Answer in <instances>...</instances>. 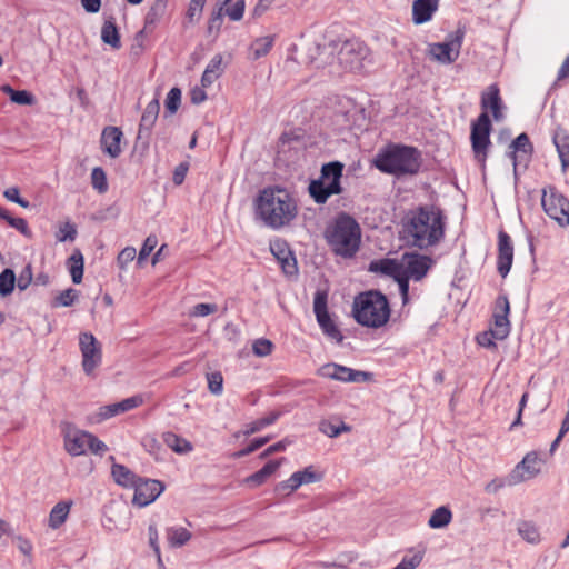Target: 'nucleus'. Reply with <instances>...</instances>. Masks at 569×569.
Returning <instances> with one entry per match:
<instances>
[{
  "label": "nucleus",
  "mask_w": 569,
  "mask_h": 569,
  "mask_svg": "<svg viewBox=\"0 0 569 569\" xmlns=\"http://www.w3.org/2000/svg\"><path fill=\"white\" fill-rule=\"evenodd\" d=\"M257 213L266 226L279 229L289 224L298 210L295 199L284 189L268 188L259 194Z\"/></svg>",
  "instance_id": "1"
},
{
  "label": "nucleus",
  "mask_w": 569,
  "mask_h": 569,
  "mask_svg": "<svg viewBox=\"0 0 569 569\" xmlns=\"http://www.w3.org/2000/svg\"><path fill=\"white\" fill-rule=\"evenodd\" d=\"M412 244L425 249L436 244L443 237L441 211L433 207L420 208L406 227Z\"/></svg>",
  "instance_id": "2"
},
{
  "label": "nucleus",
  "mask_w": 569,
  "mask_h": 569,
  "mask_svg": "<svg viewBox=\"0 0 569 569\" xmlns=\"http://www.w3.org/2000/svg\"><path fill=\"white\" fill-rule=\"evenodd\" d=\"M372 162L381 172L395 176L416 174L421 164L416 148L398 144L380 150Z\"/></svg>",
  "instance_id": "3"
},
{
  "label": "nucleus",
  "mask_w": 569,
  "mask_h": 569,
  "mask_svg": "<svg viewBox=\"0 0 569 569\" xmlns=\"http://www.w3.org/2000/svg\"><path fill=\"white\" fill-rule=\"evenodd\" d=\"M326 239L336 254L351 258L359 250L361 230L352 217L341 213L327 228Z\"/></svg>",
  "instance_id": "4"
},
{
  "label": "nucleus",
  "mask_w": 569,
  "mask_h": 569,
  "mask_svg": "<svg viewBox=\"0 0 569 569\" xmlns=\"http://www.w3.org/2000/svg\"><path fill=\"white\" fill-rule=\"evenodd\" d=\"M353 317L358 323L369 328H380L390 318V307L385 295L370 290L355 298Z\"/></svg>",
  "instance_id": "5"
},
{
  "label": "nucleus",
  "mask_w": 569,
  "mask_h": 569,
  "mask_svg": "<svg viewBox=\"0 0 569 569\" xmlns=\"http://www.w3.org/2000/svg\"><path fill=\"white\" fill-rule=\"evenodd\" d=\"M342 171L343 164L339 161H332L322 166L320 177L312 180L308 188L316 203L323 204L331 196L342 192Z\"/></svg>",
  "instance_id": "6"
},
{
  "label": "nucleus",
  "mask_w": 569,
  "mask_h": 569,
  "mask_svg": "<svg viewBox=\"0 0 569 569\" xmlns=\"http://www.w3.org/2000/svg\"><path fill=\"white\" fill-rule=\"evenodd\" d=\"M541 206L546 214L560 227L569 226V200L556 187L542 189Z\"/></svg>",
  "instance_id": "7"
},
{
  "label": "nucleus",
  "mask_w": 569,
  "mask_h": 569,
  "mask_svg": "<svg viewBox=\"0 0 569 569\" xmlns=\"http://www.w3.org/2000/svg\"><path fill=\"white\" fill-rule=\"evenodd\" d=\"M368 57V47L358 40H347L342 42L337 51V60L339 64L345 70L351 72L362 70Z\"/></svg>",
  "instance_id": "8"
},
{
  "label": "nucleus",
  "mask_w": 569,
  "mask_h": 569,
  "mask_svg": "<svg viewBox=\"0 0 569 569\" xmlns=\"http://www.w3.org/2000/svg\"><path fill=\"white\" fill-rule=\"evenodd\" d=\"M491 121L488 112H482L471 127V146L475 158L485 166L490 146Z\"/></svg>",
  "instance_id": "9"
},
{
  "label": "nucleus",
  "mask_w": 569,
  "mask_h": 569,
  "mask_svg": "<svg viewBox=\"0 0 569 569\" xmlns=\"http://www.w3.org/2000/svg\"><path fill=\"white\" fill-rule=\"evenodd\" d=\"M338 44L335 42L309 40L303 46V60L316 69L323 68L333 61Z\"/></svg>",
  "instance_id": "10"
},
{
  "label": "nucleus",
  "mask_w": 569,
  "mask_h": 569,
  "mask_svg": "<svg viewBox=\"0 0 569 569\" xmlns=\"http://www.w3.org/2000/svg\"><path fill=\"white\" fill-rule=\"evenodd\" d=\"M79 347L82 356V369L86 375L91 376L102 361L101 345L92 333L83 332L79 337Z\"/></svg>",
  "instance_id": "11"
},
{
  "label": "nucleus",
  "mask_w": 569,
  "mask_h": 569,
  "mask_svg": "<svg viewBox=\"0 0 569 569\" xmlns=\"http://www.w3.org/2000/svg\"><path fill=\"white\" fill-rule=\"evenodd\" d=\"M313 311L323 333L337 343H340L343 339V336L328 313L327 295L325 292L319 291L316 293L313 300Z\"/></svg>",
  "instance_id": "12"
},
{
  "label": "nucleus",
  "mask_w": 569,
  "mask_h": 569,
  "mask_svg": "<svg viewBox=\"0 0 569 569\" xmlns=\"http://www.w3.org/2000/svg\"><path fill=\"white\" fill-rule=\"evenodd\" d=\"M318 375L342 382H365L370 380L371 375L366 371L355 370L338 363H327L318 369Z\"/></svg>",
  "instance_id": "13"
},
{
  "label": "nucleus",
  "mask_w": 569,
  "mask_h": 569,
  "mask_svg": "<svg viewBox=\"0 0 569 569\" xmlns=\"http://www.w3.org/2000/svg\"><path fill=\"white\" fill-rule=\"evenodd\" d=\"M401 262V274L411 278V280L420 281L428 273L433 261L430 257L419 253H405L400 260Z\"/></svg>",
  "instance_id": "14"
},
{
  "label": "nucleus",
  "mask_w": 569,
  "mask_h": 569,
  "mask_svg": "<svg viewBox=\"0 0 569 569\" xmlns=\"http://www.w3.org/2000/svg\"><path fill=\"white\" fill-rule=\"evenodd\" d=\"M462 34L457 33L446 42L431 43L428 49L430 58L442 64L455 62L460 53Z\"/></svg>",
  "instance_id": "15"
},
{
  "label": "nucleus",
  "mask_w": 569,
  "mask_h": 569,
  "mask_svg": "<svg viewBox=\"0 0 569 569\" xmlns=\"http://www.w3.org/2000/svg\"><path fill=\"white\" fill-rule=\"evenodd\" d=\"M541 469V459L536 452L527 453L508 477V485L513 486L536 477Z\"/></svg>",
  "instance_id": "16"
},
{
  "label": "nucleus",
  "mask_w": 569,
  "mask_h": 569,
  "mask_svg": "<svg viewBox=\"0 0 569 569\" xmlns=\"http://www.w3.org/2000/svg\"><path fill=\"white\" fill-rule=\"evenodd\" d=\"M133 489L132 503L138 507H146L160 496L164 487L161 481L140 478Z\"/></svg>",
  "instance_id": "17"
},
{
  "label": "nucleus",
  "mask_w": 569,
  "mask_h": 569,
  "mask_svg": "<svg viewBox=\"0 0 569 569\" xmlns=\"http://www.w3.org/2000/svg\"><path fill=\"white\" fill-rule=\"evenodd\" d=\"M89 432L71 425L63 428L64 449L73 457L84 455L88 449Z\"/></svg>",
  "instance_id": "18"
},
{
  "label": "nucleus",
  "mask_w": 569,
  "mask_h": 569,
  "mask_svg": "<svg viewBox=\"0 0 569 569\" xmlns=\"http://www.w3.org/2000/svg\"><path fill=\"white\" fill-rule=\"evenodd\" d=\"M509 301L507 297L500 296L496 301V312L493 315L495 323L490 330L493 331L496 340H503L510 332V322L508 320L509 315Z\"/></svg>",
  "instance_id": "19"
},
{
  "label": "nucleus",
  "mask_w": 569,
  "mask_h": 569,
  "mask_svg": "<svg viewBox=\"0 0 569 569\" xmlns=\"http://www.w3.org/2000/svg\"><path fill=\"white\" fill-rule=\"evenodd\" d=\"M513 247L510 237L500 231L498 234V272L502 278L507 277L512 266Z\"/></svg>",
  "instance_id": "20"
},
{
  "label": "nucleus",
  "mask_w": 569,
  "mask_h": 569,
  "mask_svg": "<svg viewBox=\"0 0 569 569\" xmlns=\"http://www.w3.org/2000/svg\"><path fill=\"white\" fill-rule=\"evenodd\" d=\"M143 403V398L140 395L123 399L120 402L102 406L97 413V421H103L117 415L132 410Z\"/></svg>",
  "instance_id": "21"
},
{
  "label": "nucleus",
  "mask_w": 569,
  "mask_h": 569,
  "mask_svg": "<svg viewBox=\"0 0 569 569\" xmlns=\"http://www.w3.org/2000/svg\"><path fill=\"white\" fill-rule=\"evenodd\" d=\"M159 111L160 102L158 98H154L147 104L144 111L142 112L137 134L138 140H144L146 143H148V140L151 136V130L158 119Z\"/></svg>",
  "instance_id": "22"
},
{
  "label": "nucleus",
  "mask_w": 569,
  "mask_h": 569,
  "mask_svg": "<svg viewBox=\"0 0 569 569\" xmlns=\"http://www.w3.org/2000/svg\"><path fill=\"white\" fill-rule=\"evenodd\" d=\"M509 156L513 161L515 170L519 166L527 167L532 152V144L526 133L519 134L509 146Z\"/></svg>",
  "instance_id": "23"
},
{
  "label": "nucleus",
  "mask_w": 569,
  "mask_h": 569,
  "mask_svg": "<svg viewBox=\"0 0 569 569\" xmlns=\"http://www.w3.org/2000/svg\"><path fill=\"white\" fill-rule=\"evenodd\" d=\"M481 109L482 112L491 110L492 117L496 121L503 118L502 114V100L500 90L497 84H490L481 94Z\"/></svg>",
  "instance_id": "24"
},
{
  "label": "nucleus",
  "mask_w": 569,
  "mask_h": 569,
  "mask_svg": "<svg viewBox=\"0 0 569 569\" xmlns=\"http://www.w3.org/2000/svg\"><path fill=\"white\" fill-rule=\"evenodd\" d=\"M122 131L117 127H107L102 131L101 146L103 151L110 158H118L121 153L120 142L122 139Z\"/></svg>",
  "instance_id": "25"
},
{
  "label": "nucleus",
  "mask_w": 569,
  "mask_h": 569,
  "mask_svg": "<svg viewBox=\"0 0 569 569\" xmlns=\"http://www.w3.org/2000/svg\"><path fill=\"white\" fill-rule=\"evenodd\" d=\"M439 0H415L412 3V21L415 24H422L431 20L438 10Z\"/></svg>",
  "instance_id": "26"
},
{
  "label": "nucleus",
  "mask_w": 569,
  "mask_h": 569,
  "mask_svg": "<svg viewBox=\"0 0 569 569\" xmlns=\"http://www.w3.org/2000/svg\"><path fill=\"white\" fill-rule=\"evenodd\" d=\"M284 461V458H280L278 460H271L269 461L263 468H261L259 471L250 475L249 477L243 479V483L248 485L252 488L259 487L262 483L266 482V480L272 476L278 468L281 466V463Z\"/></svg>",
  "instance_id": "27"
},
{
  "label": "nucleus",
  "mask_w": 569,
  "mask_h": 569,
  "mask_svg": "<svg viewBox=\"0 0 569 569\" xmlns=\"http://www.w3.org/2000/svg\"><path fill=\"white\" fill-rule=\"evenodd\" d=\"M113 480L124 488H134L140 477L136 476L129 468L120 463H113L111 468Z\"/></svg>",
  "instance_id": "28"
},
{
  "label": "nucleus",
  "mask_w": 569,
  "mask_h": 569,
  "mask_svg": "<svg viewBox=\"0 0 569 569\" xmlns=\"http://www.w3.org/2000/svg\"><path fill=\"white\" fill-rule=\"evenodd\" d=\"M222 56L216 54L208 63L201 78L203 88L210 87L223 73Z\"/></svg>",
  "instance_id": "29"
},
{
  "label": "nucleus",
  "mask_w": 569,
  "mask_h": 569,
  "mask_svg": "<svg viewBox=\"0 0 569 569\" xmlns=\"http://www.w3.org/2000/svg\"><path fill=\"white\" fill-rule=\"evenodd\" d=\"M369 271L380 272L382 274L396 278L401 274V262L389 258L373 260L369 264Z\"/></svg>",
  "instance_id": "30"
},
{
  "label": "nucleus",
  "mask_w": 569,
  "mask_h": 569,
  "mask_svg": "<svg viewBox=\"0 0 569 569\" xmlns=\"http://www.w3.org/2000/svg\"><path fill=\"white\" fill-rule=\"evenodd\" d=\"M162 440L167 447L178 455H186L193 450V446L189 440L171 431L164 432L162 435Z\"/></svg>",
  "instance_id": "31"
},
{
  "label": "nucleus",
  "mask_w": 569,
  "mask_h": 569,
  "mask_svg": "<svg viewBox=\"0 0 569 569\" xmlns=\"http://www.w3.org/2000/svg\"><path fill=\"white\" fill-rule=\"evenodd\" d=\"M271 251L281 263V268L286 274L292 276L297 273V261L290 251L280 247V244L271 246Z\"/></svg>",
  "instance_id": "32"
},
{
  "label": "nucleus",
  "mask_w": 569,
  "mask_h": 569,
  "mask_svg": "<svg viewBox=\"0 0 569 569\" xmlns=\"http://www.w3.org/2000/svg\"><path fill=\"white\" fill-rule=\"evenodd\" d=\"M101 39L106 44L111 46L116 50L121 48L119 31L113 19L104 21L101 28Z\"/></svg>",
  "instance_id": "33"
},
{
  "label": "nucleus",
  "mask_w": 569,
  "mask_h": 569,
  "mask_svg": "<svg viewBox=\"0 0 569 569\" xmlns=\"http://www.w3.org/2000/svg\"><path fill=\"white\" fill-rule=\"evenodd\" d=\"M70 276L74 283H80L83 277V256L80 250L76 249L67 261Z\"/></svg>",
  "instance_id": "34"
},
{
  "label": "nucleus",
  "mask_w": 569,
  "mask_h": 569,
  "mask_svg": "<svg viewBox=\"0 0 569 569\" xmlns=\"http://www.w3.org/2000/svg\"><path fill=\"white\" fill-rule=\"evenodd\" d=\"M191 537V532L182 527H172L167 529V540L171 548L184 546Z\"/></svg>",
  "instance_id": "35"
},
{
  "label": "nucleus",
  "mask_w": 569,
  "mask_h": 569,
  "mask_svg": "<svg viewBox=\"0 0 569 569\" xmlns=\"http://www.w3.org/2000/svg\"><path fill=\"white\" fill-rule=\"evenodd\" d=\"M452 519V512L448 507L441 506L435 509L429 518L428 525L432 529L447 527Z\"/></svg>",
  "instance_id": "36"
},
{
  "label": "nucleus",
  "mask_w": 569,
  "mask_h": 569,
  "mask_svg": "<svg viewBox=\"0 0 569 569\" xmlns=\"http://www.w3.org/2000/svg\"><path fill=\"white\" fill-rule=\"evenodd\" d=\"M274 38L272 36H266L256 39L251 47L250 52L253 60H258L269 53L273 46Z\"/></svg>",
  "instance_id": "37"
},
{
  "label": "nucleus",
  "mask_w": 569,
  "mask_h": 569,
  "mask_svg": "<svg viewBox=\"0 0 569 569\" xmlns=\"http://www.w3.org/2000/svg\"><path fill=\"white\" fill-rule=\"evenodd\" d=\"M70 503L59 502L57 503L49 516V526L52 529L59 528L67 519L70 511Z\"/></svg>",
  "instance_id": "38"
},
{
  "label": "nucleus",
  "mask_w": 569,
  "mask_h": 569,
  "mask_svg": "<svg viewBox=\"0 0 569 569\" xmlns=\"http://www.w3.org/2000/svg\"><path fill=\"white\" fill-rule=\"evenodd\" d=\"M291 477L292 482H296L298 488H300L303 485H309L321 480V475L316 472L312 466H309L303 470L293 472Z\"/></svg>",
  "instance_id": "39"
},
{
  "label": "nucleus",
  "mask_w": 569,
  "mask_h": 569,
  "mask_svg": "<svg viewBox=\"0 0 569 569\" xmlns=\"http://www.w3.org/2000/svg\"><path fill=\"white\" fill-rule=\"evenodd\" d=\"M169 0H156L146 14V26L156 24L164 16Z\"/></svg>",
  "instance_id": "40"
},
{
  "label": "nucleus",
  "mask_w": 569,
  "mask_h": 569,
  "mask_svg": "<svg viewBox=\"0 0 569 569\" xmlns=\"http://www.w3.org/2000/svg\"><path fill=\"white\" fill-rule=\"evenodd\" d=\"M319 430H320V432H322L323 435H326L330 438H336L341 432L351 431V427L349 425H346L342 421L339 425H335L330 420H321L319 422Z\"/></svg>",
  "instance_id": "41"
},
{
  "label": "nucleus",
  "mask_w": 569,
  "mask_h": 569,
  "mask_svg": "<svg viewBox=\"0 0 569 569\" xmlns=\"http://www.w3.org/2000/svg\"><path fill=\"white\" fill-rule=\"evenodd\" d=\"M518 533L529 543H538L540 541V533L537 527L531 522H520L518 525Z\"/></svg>",
  "instance_id": "42"
},
{
  "label": "nucleus",
  "mask_w": 569,
  "mask_h": 569,
  "mask_svg": "<svg viewBox=\"0 0 569 569\" xmlns=\"http://www.w3.org/2000/svg\"><path fill=\"white\" fill-rule=\"evenodd\" d=\"M279 417L278 412H271L264 418L258 419L249 425L246 426V429L242 431L244 436L253 435L264 427L272 425Z\"/></svg>",
  "instance_id": "43"
},
{
  "label": "nucleus",
  "mask_w": 569,
  "mask_h": 569,
  "mask_svg": "<svg viewBox=\"0 0 569 569\" xmlns=\"http://www.w3.org/2000/svg\"><path fill=\"white\" fill-rule=\"evenodd\" d=\"M2 90L10 96L12 102L23 106H30L33 103V96L26 90H13L10 86H3Z\"/></svg>",
  "instance_id": "44"
},
{
  "label": "nucleus",
  "mask_w": 569,
  "mask_h": 569,
  "mask_svg": "<svg viewBox=\"0 0 569 569\" xmlns=\"http://www.w3.org/2000/svg\"><path fill=\"white\" fill-rule=\"evenodd\" d=\"M555 144L559 153L562 170L566 171V169L569 167V137H555Z\"/></svg>",
  "instance_id": "45"
},
{
  "label": "nucleus",
  "mask_w": 569,
  "mask_h": 569,
  "mask_svg": "<svg viewBox=\"0 0 569 569\" xmlns=\"http://www.w3.org/2000/svg\"><path fill=\"white\" fill-rule=\"evenodd\" d=\"M16 284V274L11 269H6L0 273V295L6 297L10 295Z\"/></svg>",
  "instance_id": "46"
},
{
  "label": "nucleus",
  "mask_w": 569,
  "mask_h": 569,
  "mask_svg": "<svg viewBox=\"0 0 569 569\" xmlns=\"http://www.w3.org/2000/svg\"><path fill=\"white\" fill-rule=\"evenodd\" d=\"M92 187L99 192L104 193L108 190L107 176L102 168L96 167L91 172Z\"/></svg>",
  "instance_id": "47"
},
{
  "label": "nucleus",
  "mask_w": 569,
  "mask_h": 569,
  "mask_svg": "<svg viewBox=\"0 0 569 569\" xmlns=\"http://www.w3.org/2000/svg\"><path fill=\"white\" fill-rule=\"evenodd\" d=\"M181 103V90L179 88H172L164 101L166 111L173 114L179 109Z\"/></svg>",
  "instance_id": "48"
},
{
  "label": "nucleus",
  "mask_w": 569,
  "mask_h": 569,
  "mask_svg": "<svg viewBox=\"0 0 569 569\" xmlns=\"http://www.w3.org/2000/svg\"><path fill=\"white\" fill-rule=\"evenodd\" d=\"M78 299V291L73 288H68L60 292L53 302V306L70 307Z\"/></svg>",
  "instance_id": "49"
},
{
  "label": "nucleus",
  "mask_w": 569,
  "mask_h": 569,
  "mask_svg": "<svg viewBox=\"0 0 569 569\" xmlns=\"http://www.w3.org/2000/svg\"><path fill=\"white\" fill-rule=\"evenodd\" d=\"M273 350V343L271 340L266 338H260L253 341L252 343V352L257 357H267Z\"/></svg>",
  "instance_id": "50"
},
{
  "label": "nucleus",
  "mask_w": 569,
  "mask_h": 569,
  "mask_svg": "<svg viewBox=\"0 0 569 569\" xmlns=\"http://www.w3.org/2000/svg\"><path fill=\"white\" fill-rule=\"evenodd\" d=\"M270 437L257 438L248 447L234 452L232 457L238 459L248 456L258 450L259 448H261L262 446H264L267 442L270 441Z\"/></svg>",
  "instance_id": "51"
},
{
  "label": "nucleus",
  "mask_w": 569,
  "mask_h": 569,
  "mask_svg": "<svg viewBox=\"0 0 569 569\" xmlns=\"http://www.w3.org/2000/svg\"><path fill=\"white\" fill-rule=\"evenodd\" d=\"M137 256L136 248L126 247L117 257V264L121 270H126L127 266L134 260Z\"/></svg>",
  "instance_id": "52"
},
{
  "label": "nucleus",
  "mask_w": 569,
  "mask_h": 569,
  "mask_svg": "<svg viewBox=\"0 0 569 569\" xmlns=\"http://www.w3.org/2000/svg\"><path fill=\"white\" fill-rule=\"evenodd\" d=\"M158 243L156 236H149L143 242L142 248L138 254V264L141 266L143 261L150 256Z\"/></svg>",
  "instance_id": "53"
},
{
  "label": "nucleus",
  "mask_w": 569,
  "mask_h": 569,
  "mask_svg": "<svg viewBox=\"0 0 569 569\" xmlns=\"http://www.w3.org/2000/svg\"><path fill=\"white\" fill-rule=\"evenodd\" d=\"M223 8L219 7L217 11H213L211 13V17L208 21V33L209 34H217L222 26L223 21Z\"/></svg>",
  "instance_id": "54"
},
{
  "label": "nucleus",
  "mask_w": 569,
  "mask_h": 569,
  "mask_svg": "<svg viewBox=\"0 0 569 569\" xmlns=\"http://www.w3.org/2000/svg\"><path fill=\"white\" fill-rule=\"evenodd\" d=\"M208 388L213 395H220L223 388L222 375L218 371L211 372L207 376Z\"/></svg>",
  "instance_id": "55"
},
{
  "label": "nucleus",
  "mask_w": 569,
  "mask_h": 569,
  "mask_svg": "<svg viewBox=\"0 0 569 569\" xmlns=\"http://www.w3.org/2000/svg\"><path fill=\"white\" fill-rule=\"evenodd\" d=\"M218 310L216 303H198L190 310V317H206Z\"/></svg>",
  "instance_id": "56"
},
{
  "label": "nucleus",
  "mask_w": 569,
  "mask_h": 569,
  "mask_svg": "<svg viewBox=\"0 0 569 569\" xmlns=\"http://www.w3.org/2000/svg\"><path fill=\"white\" fill-rule=\"evenodd\" d=\"M4 220L12 227L19 230L23 236L31 238L32 233L23 218H13L7 212Z\"/></svg>",
  "instance_id": "57"
},
{
  "label": "nucleus",
  "mask_w": 569,
  "mask_h": 569,
  "mask_svg": "<svg viewBox=\"0 0 569 569\" xmlns=\"http://www.w3.org/2000/svg\"><path fill=\"white\" fill-rule=\"evenodd\" d=\"M33 280V271L31 264H27L23 270L20 272L19 278L17 280V286L19 290H26Z\"/></svg>",
  "instance_id": "58"
},
{
  "label": "nucleus",
  "mask_w": 569,
  "mask_h": 569,
  "mask_svg": "<svg viewBox=\"0 0 569 569\" xmlns=\"http://www.w3.org/2000/svg\"><path fill=\"white\" fill-rule=\"evenodd\" d=\"M246 2L244 0H237L231 8L226 9V14L232 21H239L242 19L244 13Z\"/></svg>",
  "instance_id": "59"
},
{
  "label": "nucleus",
  "mask_w": 569,
  "mask_h": 569,
  "mask_svg": "<svg viewBox=\"0 0 569 569\" xmlns=\"http://www.w3.org/2000/svg\"><path fill=\"white\" fill-rule=\"evenodd\" d=\"M298 489L296 482H292V477L276 485L274 492L280 496H290Z\"/></svg>",
  "instance_id": "60"
},
{
  "label": "nucleus",
  "mask_w": 569,
  "mask_h": 569,
  "mask_svg": "<svg viewBox=\"0 0 569 569\" xmlns=\"http://www.w3.org/2000/svg\"><path fill=\"white\" fill-rule=\"evenodd\" d=\"M203 7L204 4L200 3L199 1L197 0H191L190 3H189V8L187 10V19L189 20V22H194L197 20H199L200 16H201V12L203 10Z\"/></svg>",
  "instance_id": "61"
},
{
  "label": "nucleus",
  "mask_w": 569,
  "mask_h": 569,
  "mask_svg": "<svg viewBox=\"0 0 569 569\" xmlns=\"http://www.w3.org/2000/svg\"><path fill=\"white\" fill-rule=\"evenodd\" d=\"M3 196L6 197V199H8L9 201H12V202H16L18 203L19 206H21L22 208H29L30 203L29 201L22 199L19 194V189L17 187H11V188H8L4 192H3Z\"/></svg>",
  "instance_id": "62"
},
{
  "label": "nucleus",
  "mask_w": 569,
  "mask_h": 569,
  "mask_svg": "<svg viewBox=\"0 0 569 569\" xmlns=\"http://www.w3.org/2000/svg\"><path fill=\"white\" fill-rule=\"evenodd\" d=\"M88 449H90L92 453L102 455L108 448L104 442L100 441L92 433H89Z\"/></svg>",
  "instance_id": "63"
},
{
  "label": "nucleus",
  "mask_w": 569,
  "mask_h": 569,
  "mask_svg": "<svg viewBox=\"0 0 569 569\" xmlns=\"http://www.w3.org/2000/svg\"><path fill=\"white\" fill-rule=\"evenodd\" d=\"M274 0H258L257 4L252 9V17L253 18H260L263 16L272 6Z\"/></svg>",
  "instance_id": "64"
}]
</instances>
